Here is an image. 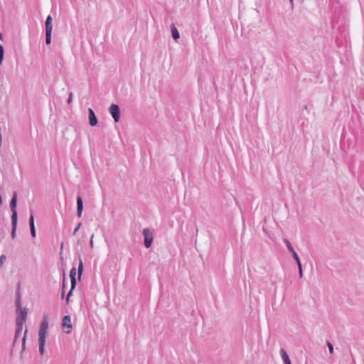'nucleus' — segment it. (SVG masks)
<instances>
[{"label": "nucleus", "mask_w": 364, "mask_h": 364, "mask_svg": "<svg viewBox=\"0 0 364 364\" xmlns=\"http://www.w3.org/2000/svg\"><path fill=\"white\" fill-rule=\"evenodd\" d=\"M48 329V321L46 316L42 321L38 332L39 353L41 355L45 353V345Z\"/></svg>", "instance_id": "obj_1"}, {"label": "nucleus", "mask_w": 364, "mask_h": 364, "mask_svg": "<svg viewBox=\"0 0 364 364\" xmlns=\"http://www.w3.org/2000/svg\"><path fill=\"white\" fill-rule=\"evenodd\" d=\"M27 314L28 310L26 308L16 309V324L19 326V328H21V326H23L24 323L26 322Z\"/></svg>", "instance_id": "obj_2"}, {"label": "nucleus", "mask_w": 364, "mask_h": 364, "mask_svg": "<svg viewBox=\"0 0 364 364\" xmlns=\"http://www.w3.org/2000/svg\"><path fill=\"white\" fill-rule=\"evenodd\" d=\"M143 235L144 237V245L146 248H149L153 242L152 231L149 228H145L143 230Z\"/></svg>", "instance_id": "obj_3"}, {"label": "nucleus", "mask_w": 364, "mask_h": 364, "mask_svg": "<svg viewBox=\"0 0 364 364\" xmlns=\"http://www.w3.org/2000/svg\"><path fill=\"white\" fill-rule=\"evenodd\" d=\"M16 205H17V193L16 192H14L13 194V197L10 202V208L12 212L11 220H17Z\"/></svg>", "instance_id": "obj_4"}, {"label": "nucleus", "mask_w": 364, "mask_h": 364, "mask_svg": "<svg viewBox=\"0 0 364 364\" xmlns=\"http://www.w3.org/2000/svg\"><path fill=\"white\" fill-rule=\"evenodd\" d=\"M109 110L114 122H118L120 119V110L119 106L115 104H112Z\"/></svg>", "instance_id": "obj_5"}, {"label": "nucleus", "mask_w": 364, "mask_h": 364, "mask_svg": "<svg viewBox=\"0 0 364 364\" xmlns=\"http://www.w3.org/2000/svg\"><path fill=\"white\" fill-rule=\"evenodd\" d=\"M62 327L63 328H68V330H65V332L66 333H70V329L72 328V323H71V318L70 316H65L63 318L62 321Z\"/></svg>", "instance_id": "obj_6"}, {"label": "nucleus", "mask_w": 364, "mask_h": 364, "mask_svg": "<svg viewBox=\"0 0 364 364\" xmlns=\"http://www.w3.org/2000/svg\"><path fill=\"white\" fill-rule=\"evenodd\" d=\"M88 118H89V123H90V126L94 127V126L97 125V119L95 114L94 111L91 108L88 109Z\"/></svg>", "instance_id": "obj_7"}, {"label": "nucleus", "mask_w": 364, "mask_h": 364, "mask_svg": "<svg viewBox=\"0 0 364 364\" xmlns=\"http://www.w3.org/2000/svg\"><path fill=\"white\" fill-rule=\"evenodd\" d=\"M83 210V201L80 196L77 197V215L79 218L81 217Z\"/></svg>", "instance_id": "obj_8"}, {"label": "nucleus", "mask_w": 364, "mask_h": 364, "mask_svg": "<svg viewBox=\"0 0 364 364\" xmlns=\"http://www.w3.org/2000/svg\"><path fill=\"white\" fill-rule=\"evenodd\" d=\"M29 225H30V230H31V235L33 237H36V229H35V225H34V217L33 213H31L30 218H29Z\"/></svg>", "instance_id": "obj_9"}, {"label": "nucleus", "mask_w": 364, "mask_h": 364, "mask_svg": "<svg viewBox=\"0 0 364 364\" xmlns=\"http://www.w3.org/2000/svg\"><path fill=\"white\" fill-rule=\"evenodd\" d=\"M279 353L284 362V364H291L290 358L284 348H281Z\"/></svg>", "instance_id": "obj_10"}, {"label": "nucleus", "mask_w": 364, "mask_h": 364, "mask_svg": "<svg viewBox=\"0 0 364 364\" xmlns=\"http://www.w3.org/2000/svg\"><path fill=\"white\" fill-rule=\"evenodd\" d=\"M76 269L75 267H73L70 272V277L71 279V284H72V289H74L76 286Z\"/></svg>", "instance_id": "obj_11"}, {"label": "nucleus", "mask_w": 364, "mask_h": 364, "mask_svg": "<svg viewBox=\"0 0 364 364\" xmlns=\"http://www.w3.org/2000/svg\"><path fill=\"white\" fill-rule=\"evenodd\" d=\"M46 31H52L53 30V26H52V17L51 16L48 15L46 20Z\"/></svg>", "instance_id": "obj_12"}, {"label": "nucleus", "mask_w": 364, "mask_h": 364, "mask_svg": "<svg viewBox=\"0 0 364 364\" xmlns=\"http://www.w3.org/2000/svg\"><path fill=\"white\" fill-rule=\"evenodd\" d=\"M171 34H172L173 38L174 40L178 39L180 37L179 32L174 25L171 26Z\"/></svg>", "instance_id": "obj_13"}, {"label": "nucleus", "mask_w": 364, "mask_h": 364, "mask_svg": "<svg viewBox=\"0 0 364 364\" xmlns=\"http://www.w3.org/2000/svg\"><path fill=\"white\" fill-rule=\"evenodd\" d=\"M11 225H12V230L11 236L12 239L14 240L16 237V230L17 226V220H11Z\"/></svg>", "instance_id": "obj_14"}, {"label": "nucleus", "mask_w": 364, "mask_h": 364, "mask_svg": "<svg viewBox=\"0 0 364 364\" xmlns=\"http://www.w3.org/2000/svg\"><path fill=\"white\" fill-rule=\"evenodd\" d=\"M83 272V263L81 259H80L79 264H78V269H77V274H78V279H80L81 276Z\"/></svg>", "instance_id": "obj_15"}, {"label": "nucleus", "mask_w": 364, "mask_h": 364, "mask_svg": "<svg viewBox=\"0 0 364 364\" xmlns=\"http://www.w3.org/2000/svg\"><path fill=\"white\" fill-rule=\"evenodd\" d=\"M283 241H284V244L286 245L289 252H292L294 251L291 242H289V240L288 239L284 238Z\"/></svg>", "instance_id": "obj_16"}, {"label": "nucleus", "mask_w": 364, "mask_h": 364, "mask_svg": "<svg viewBox=\"0 0 364 364\" xmlns=\"http://www.w3.org/2000/svg\"><path fill=\"white\" fill-rule=\"evenodd\" d=\"M51 33L52 31H46V43L49 45L51 42Z\"/></svg>", "instance_id": "obj_17"}, {"label": "nucleus", "mask_w": 364, "mask_h": 364, "mask_svg": "<svg viewBox=\"0 0 364 364\" xmlns=\"http://www.w3.org/2000/svg\"><path fill=\"white\" fill-rule=\"evenodd\" d=\"M291 254L292 255V257H294V259L296 262L297 265L300 266V264H301V261H300V259L299 258V256H298L297 253L295 251H294V252H291Z\"/></svg>", "instance_id": "obj_18"}, {"label": "nucleus", "mask_w": 364, "mask_h": 364, "mask_svg": "<svg viewBox=\"0 0 364 364\" xmlns=\"http://www.w3.org/2000/svg\"><path fill=\"white\" fill-rule=\"evenodd\" d=\"M16 328L14 342H16L17 337L18 336L19 333L22 331L23 326H21V328H19V326H18L17 324H16Z\"/></svg>", "instance_id": "obj_19"}, {"label": "nucleus", "mask_w": 364, "mask_h": 364, "mask_svg": "<svg viewBox=\"0 0 364 364\" xmlns=\"http://www.w3.org/2000/svg\"><path fill=\"white\" fill-rule=\"evenodd\" d=\"M16 309H22L21 305V297H20L19 294H17V296H16Z\"/></svg>", "instance_id": "obj_20"}, {"label": "nucleus", "mask_w": 364, "mask_h": 364, "mask_svg": "<svg viewBox=\"0 0 364 364\" xmlns=\"http://www.w3.org/2000/svg\"><path fill=\"white\" fill-rule=\"evenodd\" d=\"M4 47L1 45H0V65L2 63L3 59H4Z\"/></svg>", "instance_id": "obj_21"}, {"label": "nucleus", "mask_w": 364, "mask_h": 364, "mask_svg": "<svg viewBox=\"0 0 364 364\" xmlns=\"http://www.w3.org/2000/svg\"><path fill=\"white\" fill-rule=\"evenodd\" d=\"M326 345H327V346H328V348L329 353H330L331 354H333V345L331 344V342H329V341H327V342H326Z\"/></svg>", "instance_id": "obj_22"}, {"label": "nucleus", "mask_w": 364, "mask_h": 364, "mask_svg": "<svg viewBox=\"0 0 364 364\" xmlns=\"http://www.w3.org/2000/svg\"><path fill=\"white\" fill-rule=\"evenodd\" d=\"M26 333H27V330L25 331L24 336H23V339H22V350H23L25 349L26 339Z\"/></svg>", "instance_id": "obj_23"}, {"label": "nucleus", "mask_w": 364, "mask_h": 364, "mask_svg": "<svg viewBox=\"0 0 364 364\" xmlns=\"http://www.w3.org/2000/svg\"><path fill=\"white\" fill-rule=\"evenodd\" d=\"M6 259V257L4 255L0 256V267H1Z\"/></svg>", "instance_id": "obj_24"}, {"label": "nucleus", "mask_w": 364, "mask_h": 364, "mask_svg": "<svg viewBox=\"0 0 364 364\" xmlns=\"http://www.w3.org/2000/svg\"><path fill=\"white\" fill-rule=\"evenodd\" d=\"M81 226V223H78V225H77V227L75 228V230H73V235H77V231L79 230Z\"/></svg>", "instance_id": "obj_25"}, {"label": "nucleus", "mask_w": 364, "mask_h": 364, "mask_svg": "<svg viewBox=\"0 0 364 364\" xmlns=\"http://www.w3.org/2000/svg\"><path fill=\"white\" fill-rule=\"evenodd\" d=\"M73 290L72 289V287L70 288V290L69 291L67 296H66V303L68 304L69 303V299H70V296L72 295V293H73Z\"/></svg>", "instance_id": "obj_26"}, {"label": "nucleus", "mask_w": 364, "mask_h": 364, "mask_svg": "<svg viewBox=\"0 0 364 364\" xmlns=\"http://www.w3.org/2000/svg\"><path fill=\"white\" fill-rule=\"evenodd\" d=\"M298 268H299V277L302 278L303 277V270H302L301 264H300V266H298Z\"/></svg>", "instance_id": "obj_27"}, {"label": "nucleus", "mask_w": 364, "mask_h": 364, "mask_svg": "<svg viewBox=\"0 0 364 364\" xmlns=\"http://www.w3.org/2000/svg\"><path fill=\"white\" fill-rule=\"evenodd\" d=\"M93 237H94V235H92L91 236V238H90V247L92 248L93 247Z\"/></svg>", "instance_id": "obj_28"}, {"label": "nucleus", "mask_w": 364, "mask_h": 364, "mask_svg": "<svg viewBox=\"0 0 364 364\" xmlns=\"http://www.w3.org/2000/svg\"><path fill=\"white\" fill-rule=\"evenodd\" d=\"M72 97H73V93H70L69 97H68V103H70L71 101H72Z\"/></svg>", "instance_id": "obj_29"}, {"label": "nucleus", "mask_w": 364, "mask_h": 364, "mask_svg": "<svg viewBox=\"0 0 364 364\" xmlns=\"http://www.w3.org/2000/svg\"><path fill=\"white\" fill-rule=\"evenodd\" d=\"M64 294H65V284H63V291H62V294H61V297L62 298L64 297Z\"/></svg>", "instance_id": "obj_30"}, {"label": "nucleus", "mask_w": 364, "mask_h": 364, "mask_svg": "<svg viewBox=\"0 0 364 364\" xmlns=\"http://www.w3.org/2000/svg\"><path fill=\"white\" fill-rule=\"evenodd\" d=\"M0 40L2 41L3 40V36L2 34L0 33Z\"/></svg>", "instance_id": "obj_31"}, {"label": "nucleus", "mask_w": 364, "mask_h": 364, "mask_svg": "<svg viewBox=\"0 0 364 364\" xmlns=\"http://www.w3.org/2000/svg\"><path fill=\"white\" fill-rule=\"evenodd\" d=\"M291 4L292 5L293 4V0H289Z\"/></svg>", "instance_id": "obj_32"}, {"label": "nucleus", "mask_w": 364, "mask_h": 364, "mask_svg": "<svg viewBox=\"0 0 364 364\" xmlns=\"http://www.w3.org/2000/svg\"><path fill=\"white\" fill-rule=\"evenodd\" d=\"M63 243L61 244V249H63Z\"/></svg>", "instance_id": "obj_33"}]
</instances>
